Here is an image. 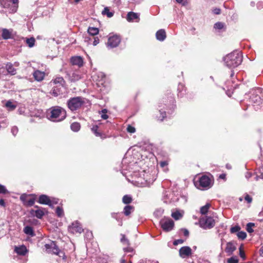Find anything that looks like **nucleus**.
Instances as JSON below:
<instances>
[{"label": "nucleus", "mask_w": 263, "mask_h": 263, "mask_svg": "<svg viewBox=\"0 0 263 263\" xmlns=\"http://www.w3.org/2000/svg\"><path fill=\"white\" fill-rule=\"evenodd\" d=\"M240 230V228L239 226H235L231 228L230 231L232 233H234L236 232H238Z\"/></svg>", "instance_id": "nucleus-45"}, {"label": "nucleus", "mask_w": 263, "mask_h": 263, "mask_svg": "<svg viewBox=\"0 0 263 263\" xmlns=\"http://www.w3.org/2000/svg\"><path fill=\"white\" fill-rule=\"evenodd\" d=\"M259 252H260L261 255L263 254V247H261Z\"/></svg>", "instance_id": "nucleus-64"}, {"label": "nucleus", "mask_w": 263, "mask_h": 263, "mask_svg": "<svg viewBox=\"0 0 263 263\" xmlns=\"http://www.w3.org/2000/svg\"><path fill=\"white\" fill-rule=\"evenodd\" d=\"M24 233L28 235L31 236H33L34 235V233L32 228L30 226H26L24 228Z\"/></svg>", "instance_id": "nucleus-27"}, {"label": "nucleus", "mask_w": 263, "mask_h": 263, "mask_svg": "<svg viewBox=\"0 0 263 263\" xmlns=\"http://www.w3.org/2000/svg\"><path fill=\"white\" fill-rule=\"evenodd\" d=\"M184 212L183 211H176L175 212H172L171 216L172 217L177 220L181 219L183 215Z\"/></svg>", "instance_id": "nucleus-23"}, {"label": "nucleus", "mask_w": 263, "mask_h": 263, "mask_svg": "<svg viewBox=\"0 0 263 263\" xmlns=\"http://www.w3.org/2000/svg\"><path fill=\"white\" fill-rule=\"evenodd\" d=\"M124 251L126 253H133L134 250L132 248L128 247L126 248H124Z\"/></svg>", "instance_id": "nucleus-55"}, {"label": "nucleus", "mask_w": 263, "mask_h": 263, "mask_svg": "<svg viewBox=\"0 0 263 263\" xmlns=\"http://www.w3.org/2000/svg\"><path fill=\"white\" fill-rule=\"evenodd\" d=\"M61 88V87L59 88V86L53 87L50 92L51 94L54 97H57L58 95H59L60 94Z\"/></svg>", "instance_id": "nucleus-28"}, {"label": "nucleus", "mask_w": 263, "mask_h": 263, "mask_svg": "<svg viewBox=\"0 0 263 263\" xmlns=\"http://www.w3.org/2000/svg\"><path fill=\"white\" fill-rule=\"evenodd\" d=\"M183 241H184L182 239H177L174 241L173 244L175 246H176V245H178V244L182 243L183 242Z\"/></svg>", "instance_id": "nucleus-54"}, {"label": "nucleus", "mask_w": 263, "mask_h": 263, "mask_svg": "<svg viewBox=\"0 0 263 263\" xmlns=\"http://www.w3.org/2000/svg\"><path fill=\"white\" fill-rule=\"evenodd\" d=\"M192 250L189 247H183L179 250V255L182 258H185L191 255Z\"/></svg>", "instance_id": "nucleus-13"}, {"label": "nucleus", "mask_w": 263, "mask_h": 263, "mask_svg": "<svg viewBox=\"0 0 263 263\" xmlns=\"http://www.w3.org/2000/svg\"><path fill=\"white\" fill-rule=\"evenodd\" d=\"M35 202V198H28L27 200H26V202L25 203V205L26 206H32L34 204Z\"/></svg>", "instance_id": "nucleus-37"}, {"label": "nucleus", "mask_w": 263, "mask_h": 263, "mask_svg": "<svg viewBox=\"0 0 263 263\" xmlns=\"http://www.w3.org/2000/svg\"><path fill=\"white\" fill-rule=\"evenodd\" d=\"M134 210V207L132 205H126L123 209V213L126 216H129Z\"/></svg>", "instance_id": "nucleus-22"}, {"label": "nucleus", "mask_w": 263, "mask_h": 263, "mask_svg": "<svg viewBox=\"0 0 263 263\" xmlns=\"http://www.w3.org/2000/svg\"><path fill=\"white\" fill-rule=\"evenodd\" d=\"M69 231L71 233H81L83 231V228L81 224L77 221L73 222L68 228Z\"/></svg>", "instance_id": "nucleus-10"}, {"label": "nucleus", "mask_w": 263, "mask_h": 263, "mask_svg": "<svg viewBox=\"0 0 263 263\" xmlns=\"http://www.w3.org/2000/svg\"><path fill=\"white\" fill-rule=\"evenodd\" d=\"M223 24L221 22H217L214 25V28L217 29H221L223 28Z\"/></svg>", "instance_id": "nucleus-48"}, {"label": "nucleus", "mask_w": 263, "mask_h": 263, "mask_svg": "<svg viewBox=\"0 0 263 263\" xmlns=\"http://www.w3.org/2000/svg\"><path fill=\"white\" fill-rule=\"evenodd\" d=\"M15 251L19 255H24L27 252V250L25 246H21L20 247H16Z\"/></svg>", "instance_id": "nucleus-21"}, {"label": "nucleus", "mask_w": 263, "mask_h": 263, "mask_svg": "<svg viewBox=\"0 0 263 263\" xmlns=\"http://www.w3.org/2000/svg\"><path fill=\"white\" fill-rule=\"evenodd\" d=\"M239 255L243 259H245V254L244 252L241 250V247L239 248Z\"/></svg>", "instance_id": "nucleus-51"}, {"label": "nucleus", "mask_w": 263, "mask_h": 263, "mask_svg": "<svg viewBox=\"0 0 263 263\" xmlns=\"http://www.w3.org/2000/svg\"><path fill=\"white\" fill-rule=\"evenodd\" d=\"M46 251L48 253L56 254L60 257L64 255L63 252L59 250L54 241H50L45 245Z\"/></svg>", "instance_id": "nucleus-5"}, {"label": "nucleus", "mask_w": 263, "mask_h": 263, "mask_svg": "<svg viewBox=\"0 0 263 263\" xmlns=\"http://www.w3.org/2000/svg\"><path fill=\"white\" fill-rule=\"evenodd\" d=\"M80 127V124L78 122H74L70 126L71 130L75 132L79 131Z\"/></svg>", "instance_id": "nucleus-30"}, {"label": "nucleus", "mask_w": 263, "mask_h": 263, "mask_svg": "<svg viewBox=\"0 0 263 263\" xmlns=\"http://www.w3.org/2000/svg\"><path fill=\"white\" fill-rule=\"evenodd\" d=\"M162 229L165 232L172 231L174 227V222L170 218H163L160 221Z\"/></svg>", "instance_id": "nucleus-6"}, {"label": "nucleus", "mask_w": 263, "mask_h": 263, "mask_svg": "<svg viewBox=\"0 0 263 263\" xmlns=\"http://www.w3.org/2000/svg\"><path fill=\"white\" fill-rule=\"evenodd\" d=\"M159 111H160V114L161 115V120L162 121L164 119V118L165 117L166 114H165V112L164 111H162L161 109H160ZM160 118H161V117H160Z\"/></svg>", "instance_id": "nucleus-56"}, {"label": "nucleus", "mask_w": 263, "mask_h": 263, "mask_svg": "<svg viewBox=\"0 0 263 263\" xmlns=\"http://www.w3.org/2000/svg\"><path fill=\"white\" fill-rule=\"evenodd\" d=\"M210 207H211V204L209 203H207L205 205L201 207L200 210V213L202 215H204V214H206Z\"/></svg>", "instance_id": "nucleus-29"}, {"label": "nucleus", "mask_w": 263, "mask_h": 263, "mask_svg": "<svg viewBox=\"0 0 263 263\" xmlns=\"http://www.w3.org/2000/svg\"><path fill=\"white\" fill-rule=\"evenodd\" d=\"M8 2L11 3L12 4H16L18 2V0H7Z\"/></svg>", "instance_id": "nucleus-61"}, {"label": "nucleus", "mask_w": 263, "mask_h": 263, "mask_svg": "<svg viewBox=\"0 0 263 263\" xmlns=\"http://www.w3.org/2000/svg\"><path fill=\"white\" fill-rule=\"evenodd\" d=\"M228 263H238V259L236 256H232L227 260Z\"/></svg>", "instance_id": "nucleus-41"}, {"label": "nucleus", "mask_w": 263, "mask_h": 263, "mask_svg": "<svg viewBox=\"0 0 263 263\" xmlns=\"http://www.w3.org/2000/svg\"><path fill=\"white\" fill-rule=\"evenodd\" d=\"M2 36L3 39H4L5 40H7V39L11 38L12 30H8L7 29H3L2 33Z\"/></svg>", "instance_id": "nucleus-19"}, {"label": "nucleus", "mask_w": 263, "mask_h": 263, "mask_svg": "<svg viewBox=\"0 0 263 263\" xmlns=\"http://www.w3.org/2000/svg\"><path fill=\"white\" fill-rule=\"evenodd\" d=\"M71 62L73 65H77L79 67L82 66L83 64V59L79 56L71 58Z\"/></svg>", "instance_id": "nucleus-15"}, {"label": "nucleus", "mask_w": 263, "mask_h": 263, "mask_svg": "<svg viewBox=\"0 0 263 263\" xmlns=\"http://www.w3.org/2000/svg\"><path fill=\"white\" fill-rule=\"evenodd\" d=\"M156 36L158 40L163 41L166 38V33L163 29L158 30L156 33Z\"/></svg>", "instance_id": "nucleus-17"}, {"label": "nucleus", "mask_w": 263, "mask_h": 263, "mask_svg": "<svg viewBox=\"0 0 263 263\" xmlns=\"http://www.w3.org/2000/svg\"><path fill=\"white\" fill-rule=\"evenodd\" d=\"M99 31L98 28L96 27H89L87 30L88 33L92 36L98 34L99 33Z\"/></svg>", "instance_id": "nucleus-25"}, {"label": "nucleus", "mask_w": 263, "mask_h": 263, "mask_svg": "<svg viewBox=\"0 0 263 263\" xmlns=\"http://www.w3.org/2000/svg\"><path fill=\"white\" fill-rule=\"evenodd\" d=\"M33 77L34 79L37 81H41L45 77V73L40 70H36L33 73Z\"/></svg>", "instance_id": "nucleus-16"}, {"label": "nucleus", "mask_w": 263, "mask_h": 263, "mask_svg": "<svg viewBox=\"0 0 263 263\" xmlns=\"http://www.w3.org/2000/svg\"><path fill=\"white\" fill-rule=\"evenodd\" d=\"M98 126L97 125H94L91 128V131L95 134L97 137H101V134L98 132Z\"/></svg>", "instance_id": "nucleus-39"}, {"label": "nucleus", "mask_w": 263, "mask_h": 263, "mask_svg": "<svg viewBox=\"0 0 263 263\" xmlns=\"http://www.w3.org/2000/svg\"><path fill=\"white\" fill-rule=\"evenodd\" d=\"M236 249V246L235 243L233 242H229L226 245L225 251L228 255H231Z\"/></svg>", "instance_id": "nucleus-14"}, {"label": "nucleus", "mask_w": 263, "mask_h": 263, "mask_svg": "<svg viewBox=\"0 0 263 263\" xmlns=\"http://www.w3.org/2000/svg\"><path fill=\"white\" fill-rule=\"evenodd\" d=\"M252 176V174L250 172H247L245 174L246 178L248 179Z\"/></svg>", "instance_id": "nucleus-60"}, {"label": "nucleus", "mask_w": 263, "mask_h": 263, "mask_svg": "<svg viewBox=\"0 0 263 263\" xmlns=\"http://www.w3.org/2000/svg\"><path fill=\"white\" fill-rule=\"evenodd\" d=\"M139 18V15L138 13L130 12H128L127 15L126 19L128 22H133L135 20H137Z\"/></svg>", "instance_id": "nucleus-20"}, {"label": "nucleus", "mask_w": 263, "mask_h": 263, "mask_svg": "<svg viewBox=\"0 0 263 263\" xmlns=\"http://www.w3.org/2000/svg\"><path fill=\"white\" fill-rule=\"evenodd\" d=\"M56 213L59 217H62L63 215V211L60 207L58 206L56 209Z\"/></svg>", "instance_id": "nucleus-46"}, {"label": "nucleus", "mask_w": 263, "mask_h": 263, "mask_svg": "<svg viewBox=\"0 0 263 263\" xmlns=\"http://www.w3.org/2000/svg\"><path fill=\"white\" fill-rule=\"evenodd\" d=\"M7 192V190L5 187L0 184V194H5Z\"/></svg>", "instance_id": "nucleus-50"}, {"label": "nucleus", "mask_w": 263, "mask_h": 263, "mask_svg": "<svg viewBox=\"0 0 263 263\" xmlns=\"http://www.w3.org/2000/svg\"><path fill=\"white\" fill-rule=\"evenodd\" d=\"M38 202L41 204L48 205L50 206H52V203L54 204L58 203V201H51L49 197L45 195H41L39 197Z\"/></svg>", "instance_id": "nucleus-11"}, {"label": "nucleus", "mask_w": 263, "mask_h": 263, "mask_svg": "<svg viewBox=\"0 0 263 263\" xmlns=\"http://www.w3.org/2000/svg\"><path fill=\"white\" fill-rule=\"evenodd\" d=\"M0 205L1 206H5V201L3 199L0 200Z\"/></svg>", "instance_id": "nucleus-62"}, {"label": "nucleus", "mask_w": 263, "mask_h": 263, "mask_svg": "<svg viewBox=\"0 0 263 263\" xmlns=\"http://www.w3.org/2000/svg\"><path fill=\"white\" fill-rule=\"evenodd\" d=\"M213 12L214 14H219L220 13V9L218 8H216L213 10Z\"/></svg>", "instance_id": "nucleus-59"}, {"label": "nucleus", "mask_w": 263, "mask_h": 263, "mask_svg": "<svg viewBox=\"0 0 263 263\" xmlns=\"http://www.w3.org/2000/svg\"><path fill=\"white\" fill-rule=\"evenodd\" d=\"M200 226L203 229H210L215 225V221L211 217H206L200 220Z\"/></svg>", "instance_id": "nucleus-7"}, {"label": "nucleus", "mask_w": 263, "mask_h": 263, "mask_svg": "<svg viewBox=\"0 0 263 263\" xmlns=\"http://www.w3.org/2000/svg\"><path fill=\"white\" fill-rule=\"evenodd\" d=\"M6 68L7 72L11 75H14L16 73V70L13 67L11 63H8L6 64Z\"/></svg>", "instance_id": "nucleus-24"}, {"label": "nucleus", "mask_w": 263, "mask_h": 263, "mask_svg": "<svg viewBox=\"0 0 263 263\" xmlns=\"http://www.w3.org/2000/svg\"><path fill=\"white\" fill-rule=\"evenodd\" d=\"M29 196L30 195H28L26 194H23L21 196L20 200L23 202L24 205L25 202H26V200H27Z\"/></svg>", "instance_id": "nucleus-43"}, {"label": "nucleus", "mask_w": 263, "mask_h": 263, "mask_svg": "<svg viewBox=\"0 0 263 263\" xmlns=\"http://www.w3.org/2000/svg\"><path fill=\"white\" fill-rule=\"evenodd\" d=\"M107 110L106 109H103L101 110V118L104 120L107 119L108 118V115H106Z\"/></svg>", "instance_id": "nucleus-44"}, {"label": "nucleus", "mask_w": 263, "mask_h": 263, "mask_svg": "<svg viewBox=\"0 0 263 263\" xmlns=\"http://www.w3.org/2000/svg\"><path fill=\"white\" fill-rule=\"evenodd\" d=\"M127 131L129 133L133 134L136 132V129L134 127L128 125L127 127Z\"/></svg>", "instance_id": "nucleus-47"}, {"label": "nucleus", "mask_w": 263, "mask_h": 263, "mask_svg": "<svg viewBox=\"0 0 263 263\" xmlns=\"http://www.w3.org/2000/svg\"><path fill=\"white\" fill-rule=\"evenodd\" d=\"M121 42V39L117 35H114L108 37L107 43L108 48H112L117 47Z\"/></svg>", "instance_id": "nucleus-9"}, {"label": "nucleus", "mask_w": 263, "mask_h": 263, "mask_svg": "<svg viewBox=\"0 0 263 263\" xmlns=\"http://www.w3.org/2000/svg\"><path fill=\"white\" fill-rule=\"evenodd\" d=\"M163 210H158V211H157L155 212V213H156V214H157V213H159V214H162V213H163Z\"/></svg>", "instance_id": "nucleus-63"}, {"label": "nucleus", "mask_w": 263, "mask_h": 263, "mask_svg": "<svg viewBox=\"0 0 263 263\" xmlns=\"http://www.w3.org/2000/svg\"><path fill=\"white\" fill-rule=\"evenodd\" d=\"M245 199L246 200L248 203H251L252 201V198L251 196H250L249 195L247 194L245 197Z\"/></svg>", "instance_id": "nucleus-53"}, {"label": "nucleus", "mask_w": 263, "mask_h": 263, "mask_svg": "<svg viewBox=\"0 0 263 263\" xmlns=\"http://www.w3.org/2000/svg\"><path fill=\"white\" fill-rule=\"evenodd\" d=\"M159 164L162 168H164L168 165V162L167 161H162L159 163Z\"/></svg>", "instance_id": "nucleus-52"}, {"label": "nucleus", "mask_w": 263, "mask_h": 263, "mask_svg": "<svg viewBox=\"0 0 263 263\" xmlns=\"http://www.w3.org/2000/svg\"><path fill=\"white\" fill-rule=\"evenodd\" d=\"M64 82V79L62 77H58L53 80L51 83H53L54 84H59V86L62 87L63 83Z\"/></svg>", "instance_id": "nucleus-31"}, {"label": "nucleus", "mask_w": 263, "mask_h": 263, "mask_svg": "<svg viewBox=\"0 0 263 263\" xmlns=\"http://www.w3.org/2000/svg\"><path fill=\"white\" fill-rule=\"evenodd\" d=\"M132 201V198L130 196L126 195H124L122 198V202L124 204H129Z\"/></svg>", "instance_id": "nucleus-32"}, {"label": "nucleus", "mask_w": 263, "mask_h": 263, "mask_svg": "<svg viewBox=\"0 0 263 263\" xmlns=\"http://www.w3.org/2000/svg\"><path fill=\"white\" fill-rule=\"evenodd\" d=\"M92 77L96 81L103 82L105 79V75L102 72H98L93 74Z\"/></svg>", "instance_id": "nucleus-18"}, {"label": "nucleus", "mask_w": 263, "mask_h": 263, "mask_svg": "<svg viewBox=\"0 0 263 263\" xmlns=\"http://www.w3.org/2000/svg\"><path fill=\"white\" fill-rule=\"evenodd\" d=\"M18 128L16 126H13L11 128V133L13 134V136H16L17 133H18Z\"/></svg>", "instance_id": "nucleus-49"}, {"label": "nucleus", "mask_w": 263, "mask_h": 263, "mask_svg": "<svg viewBox=\"0 0 263 263\" xmlns=\"http://www.w3.org/2000/svg\"><path fill=\"white\" fill-rule=\"evenodd\" d=\"M35 43V39L34 37H30L26 40V43L29 47H32Z\"/></svg>", "instance_id": "nucleus-38"}, {"label": "nucleus", "mask_w": 263, "mask_h": 263, "mask_svg": "<svg viewBox=\"0 0 263 263\" xmlns=\"http://www.w3.org/2000/svg\"><path fill=\"white\" fill-rule=\"evenodd\" d=\"M255 224L254 223L249 222L246 226V230L248 233H251L253 232L254 230L252 229L253 227H254Z\"/></svg>", "instance_id": "nucleus-36"}, {"label": "nucleus", "mask_w": 263, "mask_h": 263, "mask_svg": "<svg viewBox=\"0 0 263 263\" xmlns=\"http://www.w3.org/2000/svg\"><path fill=\"white\" fill-rule=\"evenodd\" d=\"M81 79V76L77 72H73L72 73L71 76L70 77L71 81H76Z\"/></svg>", "instance_id": "nucleus-35"}, {"label": "nucleus", "mask_w": 263, "mask_h": 263, "mask_svg": "<svg viewBox=\"0 0 263 263\" xmlns=\"http://www.w3.org/2000/svg\"><path fill=\"white\" fill-rule=\"evenodd\" d=\"M182 231H183V234L185 236H188L189 235V232L187 230L185 229H182Z\"/></svg>", "instance_id": "nucleus-58"}, {"label": "nucleus", "mask_w": 263, "mask_h": 263, "mask_svg": "<svg viewBox=\"0 0 263 263\" xmlns=\"http://www.w3.org/2000/svg\"><path fill=\"white\" fill-rule=\"evenodd\" d=\"M84 103V99L78 97L70 99L67 102V105L71 111H74L81 107Z\"/></svg>", "instance_id": "nucleus-4"}, {"label": "nucleus", "mask_w": 263, "mask_h": 263, "mask_svg": "<svg viewBox=\"0 0 263 263\" xmlns=\"http://www.w3.org/2000/svg\"><path fill=\"white\" fill-rule=\"evenodd\" d=\"M92 40H93V43H92V44L93 46H96L97 45H98L99 44V39L98 37H93L92 38L85 37V41L87 42L88 43V44H89L90 42Z\"/></svg>", "instance_id": "nucleus-26"}, {"label": "nucleus", "mask_w": 263, "mask_h": 263, "mask_svg": "<svg viewBox=\"0 0 263 263\" xmlns=\"http://www.w3.org/2000/svg\"><path fill=\"white\" fill-rule=\"evenodd\" d=\"M237 236L238 237V238L243 240L246 238L247 234L245 232H243V231L239 232V231L237 234Z\"/></svg>", "instance_id": "nucleus-40"}, {"label": "nucleus", "mask_w": 263, "mask_h": 263, "mask_svg": "<svg viewBox=\"0 0 263 263\" xmlns=\"http://www.w3.org/2000/svg\"><path fill=\"white\" fill-rule=\"evenodd\" d=\"M195 185L197 189L201 190H205L212 187L213 182L210 177L206 175H203L199 178L198 181L195 182Z\"/></svg>", "instance_id": "nucleus-3"}, {"label": "nucleus", "mask_w": 263, "mask_h": 263, "mask_svg": "<svg viewBox=\"0 0 263 263\" xmlns=\"http://www.w3.org/2000/svg\"><path fill=\"white\" fill-rule=\"evenodd\" d=\"M111 217L113 218L116 219L118 221H119L120 226H121L122 225V220L120 217V214L113 213L111 214Z\"/></svg>", "instance_id": "nucleus-33"}, {"label": "nucleus", "mask_w": 263, "mask_h": 263, "mask_svg": "<svg viewBox=\"0 0 263 263\" xmlns=\"http://www.w3.org/2000/svg\"><path fill=\"white\" fill-rule=\"evenodd\" d=\"M121 241L126 245L129 244L128 240L125 238V236H123L122 238H121Z\"/></svg>", "instance_id": "nucleus-57"}, {"label": "nucleus", "mask_w": 263, "mask_h": 263, "mask_svg": "<svg viewBox=\"0 0 263 263\" xmlns=\"http://www.w3.org/2000/svg\"><path fill=\"white\" fill-rule=\"evenodd\" d=\"M162 200L166 203H171L177 201L178 198L175 196L174 193L170 191H165L163 193Z\"/></svg>", "instance_id": "nucleus-8"}, {"label": "nucleus", "mask_w": 263, "mask_h": 263, "mask_svg": "<svg viewBox=\"0 0 263 263\" xmlns=\"http://www.w3.org/2000/svg\"><path fill=\"white\" fill-rule=\"evenodd\" d=\"M224 65L230 68H234L237 67L242 61V55L239 51H234L223 57Z\"/></svg>", "instance_id": "nucleus-1"}, {"label": "nucleus", "mask_w": 263, "mask_h": 263, "mask_svg": "<svg viewBox=\"0 0 263 263\" xmlns=\"http://www.w3.org/2000/svg\"><path fill=\"white\" fill-rule=\"evenodd\" d=\"M6 106L9 108L10 110H13L16 108V105H14L11 101H8L6 103Z\"/></svg>", "instance_id": "nucleus-42"}, {"label": "nucleus", "mask_w": 263, "mask_h": 263, "mask_svg": "<svg viewBox=\"0 0 263 263\" xmlns=\"http://www.w3.org/2000/svg\"><path fill=\"white\" fill-rule=\"evenodd\" d=\"M48 118L53 122H60L63 120L66 117L65 109L59 106L51 108L50 111L47 114Z\"/></svg>", "instance_id": "nucleus-2"}, {"label": "nucleus", "mask_w": 263, "mask_h": 263, "mask_svg": "<svg viewBox=\"0 0 263 263\" xmlns=\"http://www.w3.org/2000/svg\"><path fill=\"white\" fill-rule=\"evenodd\" d=\"M37 208V210H31L30 212V214L37 218L41 219L47 212V210L44 208H39L37 206H35Z\"/></svg>", "instance_id": "nucleus-12"}, {"label": "nucleus", "mask_w": 263, "mask_h": 263, "mask_svg": "<svg viewBox=\"0 0 263 263\" xmlns=\"http://www.w3.org/2000/svg\"><path fill=\"white\" fill-rule=\"evenodd\" d=\"M103 15H106L108 17H111L113 16V13L109 11L108 7H105L102 12Z\"/></svg>", "instance_id": "nucleus-34"}]
</instances>
